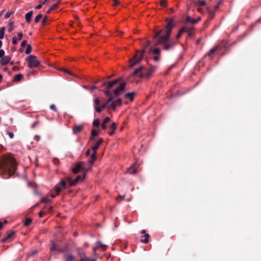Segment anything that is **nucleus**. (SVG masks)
<instances>
[{"label": "nucleus", "mask_w": 261, "mask_h": 261, "mask_svg": "<svg viewBox=\"0 0 261 261\" xmlns=\"http://www.w3.org/2000/svg\"><path fill=\"white\" fill-rule=\"evenodd\" d=\"M165 21L166 24L164 29L156 31L153 39L154 46L162 45L163 49L169 50L173 49L177 43L176 41L170 39L172 30L175 24L172 17L170 19L166 18Z\"/></svg>", "instance_id": "nucleus-1"}, {"label": "nucleus", "mask_w": 261, "mask_h": 261, "mask_svg": "<svg viewBox=\"0 0 261 261\" xmlns=\"http://www.w3.org/2000/svg\"><path fill=\"white\" fill-rule=\"evenodd\" d=\"M17 169V164L14 158L11 155H5L0 163V170L6 175L4 178H10L13 175Z\"/></svg>", "instance_id": "nucleus-2"}, {"label": "nucleus", "mask_w": 261, "mask_h": 261, "mask_svg": "<svg viewBox=\"0 0 261 261\" xmlns=\"http://www.w3.org/2000/svg\"><path fill=\"white\" fill-rule=\"evenodd\" d=\"M103 140L102 138H100L96 142V143L92 147L93 153L91 155V159L89 161L90 164H92L96 160V152L99 146L102 143Z\"/></svg>", "instance_id": "nucleus-3"}, {"label": "nucleus", "mask_w": 261, "mask_h": 261, "mask_svg": "<svg viewBox=\"0 0 261 261\" xmlns=\"http://www.w3.org/2000/svg\"><path fill=\"white\" fill-rule=\"evenodd\" d=\"M26 61L30 68H37L40 65V62L38 60L37 57L34 55L29 56L26 59Z\"/></svg>", "instance_id": "nucleus-4"}, {"label": "nucleus", "mask_w": 261, "mask_h": 261, "mask_svg": "<svg viewBox=\"0 0 261 261\" xmlns=\"http://www.w3.org/2000/svg\"><path fill=\"white\" fill-rule=\"evenodd\" d=\"M70 187L69 186L68 182L67 180V177H66V178L62 179L61 180L60 183L55 186V191L57 193V195H59L62 190L66 189Z\"/></svg>", "instance_id": "nucleus-5"}, {"label": "nucleus", "mask_w": 261, "mask_h": 261, "mask_svg": "<svg viewBox=\"0 0 261 261\" xmlns=\"http://www.w3.org/2000/svg\"><path fill=\"white\" fill-rule=\"evenodd\" d=\"M144 52V50L137 51L134 57L129 60V62L131 63L129 65L130 67H133L135 65L139 63L141 61Z\"/></svg>", "instance_id": "nucleus-6"}, {"label": "nucleus", "mask_w": 261, "mask_h": 261, "mask_svg": "<svg viewBox=\"0 0 261 261\" xmlns=\"http://www.w3.org/2000/svg\"><path fill=\"white\" fill-rule=\"evenodd\" d=\"M86 173H84L82 176L77 175L74 180H72L70 176L67 177V180L68 182L69 187L75 186L79 181L84 180L85 177Z\"/></svg>", "instance_id": "nucleus-7"}, {"label": "nucleus", "mask_w": 261, "mask_h": 261, "mask_svg": "<svg viewBox=\"0 0 261 261\" xmlns=\"http://www.w3.org/2000/svg\"><path fill=\"white\" fill-rule=\"evenodd\" d=\"M125 86L126 82L121 83L119 86L113 91L114 97H117L122 94L125 91Z\"/></svg>", "instance_id": "nucleus-8"}, {"label": "nucleus", "mask_w": 261, "mask_h": 261, "mask_svg": "<svg viewBox=\"0 0 261 261\" xmlns=\"http://www.w3.org/2000/svg\"><path fill=\"white\" fill-rule=\"evenodd\" d=\"M143 69L144 67L143 66H140L139 68L136 69L134 71V72L132 74V75L134 77H144V72H143Z\"/></svg>", "instance_id": "nucleus-9"}, {"label": "nucleus", "mask_w": 261, "mask_h": 261, "mask_svg": "<svg viewBox=\"0 0 261 261\" xmlns=\"http://www.w3.org/2000/svg\"><path fill=\"white\" fill-rule=\"evenodd\" d=\"M63 257L65 261H79V260H76L75 257L70 252L65 253Z\"/></svg>", "instance_id": "nucleus-10"}, {"label": "nucleus", "mask_w": 261, "mask_h": 261, "mask_svg": "<svg viewBox=\"0 0 261 261\" xmlns=\"http://www.w3.org/2000/svg\"><path fill=\"white\" fill-rule=\"evenodd\" d=\"M155 69L154 67H151L149 69H146L145 72H144V77L149 79L151 75L154 72Z\"/></svg>", "instance_id": "nucleus-11"}, {"label": "nucleus", "mask_w": 261, "mask_h": 261, "mask_svg": "<svg viewBox=\"0 0 261 261\" xmlns=\"http://www.w3.org/2000/svg\"><path fill=\"white\" fill-rule=\"evenodd\" d=\"M81 170L85 171V169L84 167H82L80 163L76 164L75 167L72 169V172L74 174L78 173Z\"/></svg>", "instance_id": "nucleus-12"}, {"label": "nucleus", "mask_w": 261, "mask_h": 261, "mask_svg": "<svg viewBox=\"0 0 261 261\" xmlns=\"http://www.w3.org/2000/svg\"><path fill=\"white\" fill-rule=\"evenodd\" d=\"M96 246L93 248V250L94 253L96 252V251L98 247H101L102 248V250H105L107 248V245L103 244L100 241H97L96 242Z\"/></svg>", "instance_id": "nucleus-13"}, {"label": "nucleus", "mask_w": 261, "mask_h": 261, "mask_svg": "<svg viewBox=\"0 0 261 261\" xmlns=\"http://www.w3.org/2000/svg\"><path fill=\"white\" fill-rule=\"evenodd\" d=\"M141 234H143L142 237H144L145 239H142L141 242L143 243L146 244L148 242V239L149 238V235L146 233V231L145 230H142L141 231Z\"/></svg>", "instance_id": "nucleus-14"}, {"label": "nucleus", "mask_w": 261, "mask_h": 261, "mask_svg": "<svg viewBox=\"0 0 261 261\" xmlns=\"http://www.w3.org/2000/svg\"><path fill=\"white\" fill-rule=\"evenodd\" d=\"M84 128V125H75L72 129L73 133L77 134L81 132Z\"/></svg>", "instance_id": "nucleus-15"}, {"label": "nucleus", "mask_w": 261, "mask_h": 261, "mask_svg": "<svg viewBox=\"0 0 261 261\" xmlns=\"http://www.w3.org/2000/svg\"><path fill=\"white\" fill-rule=\"evenodd\" d=\"M186 31H189V27L187 26L183 27L179 31L178 33L176 36V38L177 39H179L181 37V34L184 32H186Z\"/></svg>", "instance_id": "nucleus-16"}, {"label": "nucleus", "mask_w": 261, "mask_h": 261, "mask_svg": "<svg viewBox=\"0 0 261 261\" xmlns=\"http://www.w3.org/2000/svg\"><path fill=\"white\" fill-rule=\"evenodd\" d=\"M10 58L9 56H4L0 60L1 65H7L10 61Z\"/></svg>", "instance_id": "nucleus-17"}, {"label": "nucleus", "mask_w": 261, "mask_h": 261, "mask_svg": "<svg viewBox=\"0 0 261 261\" xmlns=\"http://www.w3.org/2000/svg\"><path fill=\"white\" fill-rule=\"evenodd\" d=\"M136 164H133L129 168L127 169V172L130 174H134L136 173L137 168L136 167Z\"/></svg>", "instance_id": "nucleus-18"}, {"label": "nucleus", "mask_w": 261, "mask_h": 261, "mask_svg": "<svg viewBox=\"0 0 261 261\" xmlns=\"http://www.w3.org/2000/svg\"><path fill=\"white\" fill-rule=\"evenodd\" d=\"M77 253L78 254V255L79 256V257H80V260H85V257H86V254H85V252L81 249H77Z\"/></svg>", "instance_id": "nucleus-19"}, {"label": "nucleus", "mask_w": 261, "mask_h": 261, "mask_svg": "<svg viewBox=\"0 0 261 261\" xmlns=\"http://www.w3.org/2000/svg\"><path fill=\"white\" fill-rule=\"evenodd\" d=\"M135 95V92H132L130 93H127L125 94L124 97L126 98L129 99L130 101H133L134 99V95Z\"/></svg>", "instance_id": "nucleus-20"}, {"label": "nucleus", "mask_w": 261, "mask_h": 261, "mask_svg": "<svg viewBox=\"0 0 261 261\" xmlns=\"http://www.w3.org/2000/svg\"><path fill=\"white\" fill-rule=\"evenodd\" d=\"M33 13V11H31L25 14V18L26 21L28 23H30L31 22Z\"/></svg>", "instance_id": "nucleus-21"}, {"label": "nucleus", "mask_w": 261, "mask_h": 261, "mask_svg": "<svg viewBox=\"0 0 261 261\" xmlns=\"http://www.w3.org/2000/svg\"><path fill=\"white\" fill-rule=\"evenodd\" d=\"M15 234V232L14 231H12L9 234H8L7 236L2 240V242L3 243H5L7 242V241L10 239L12 236H13Z\"/></svg>", "instance_id": "nucleus-22"}, {"label": "nucleus", "mask_w": 261, "mask_h": 261, "mask_svg": "<svg viewBox=\"0 0 261 261\" xmlns=\"http://www.w3.org/2000/svg\"><path fill=\"white\" fill-rule=\"evenodd\" d=\"M114 99V97L113 96H111L110 97H109V98L107 99V101L103 103L102 105H101V108L102 109H105L107 107L108 105L113 101Z\"/></svg>", "instance_id": "nucleus-23"}, {"label": "nucleus", "mask_w": 261, "mask_h": 261, "mask_svg": "<svg viewBox=\"0 0 261 261\" xmlns=\"http://www.w3.org/2000/svg\"><path fill=\"white\" fill-rule=\"evenodd\" d=\"M110 128L111 129V131L109 132L108 133L111 136L113 135L115 130L116 129V124L115 122H113L110 126Z\"/></svg>", "instance_id": "nucleus-24"}, {"label": "nucleus", "mask_w": 261, "mask_h": 261, "mask_svg": "<svg viewBox=\"0 0 261 261\" xmlns=\"http://www.w3.org/2000/svg\"><path fill=\"white\" fill-rule=\"evenodd\" d=\"M23 77V75L21 73L17 74L14 77L13 82H17L20 81Z\"/></svg>", "instance_id": "nucleus-25"}, {"label": "nucleus", "mask_w": 261, "mask_h": 261, "mask_svg": "<svg viewBox=\"0 0 261 261\" xmlns=\"http://www.w3.org/2000/svg\"><path fill=\"white\" fill-rule=\"evenodd\" d=\"M116 84V81H112L107 83V89H111Z\"/></svg>", "instance_id": "nucleus-26"}, {"label": "nucleus", "mask_w": 261, "mask_h": 261, "mask_svg": "<svg viewBox=\"0 0 261 261\" xmlns=\"http://www.w3.org/2000/svg\"><path fill=\"white\" fill-rule=\"evenodd\" d=\"M186 22H190L192 24H195L197 23V21L195 19H192L190 16L187 17L186 19Z\"/></svg>", "instance_id": "nucleus-27"}, {"label": "nucleus", "mask_w": 261, "mask_h": 261, "mask_svg": "<svg viewBox=\"0 0 261 261\" xmlns=\"http://www.w3.org/2000/svg\"><path fill=\"white\" fill-rule=\"evenodd\" d=\"M218 46H215L213 48H212L206 54V56H211L212 54H213L217 49H218Z\"/></svg>", "instance_id": "nucleus-28"}, {"label": "nucleus", "mask_w": 261, "mask_h": 261, "mask_svg": "<svg viewBox=\"0 0 261 261\" xmlns=\"http://www.w3.org/2000/svg\"><path fill=\"white\" fill-rule=\"evenodd\" d=\"M152 53L155 55H160L161 50L159 48H155L154 49H151L150 50Z\"/></svg>", "instance_id": "nucleus-29"}, {"label": "nucleus", "mask_w": 261, "mask_h": 261, "mask_svg": "<svg viewBox=\"0 0 261 261\" xmlns=\"http://www.w3.org/2000/svg\"><path fill=\"white\" fill-rule=\"evenodd\" d=\"M32 221V219L30 218H26L24 222V225L25 226H28L31 223Z\"/></svg>", "instance_id": "nucleus-30"}, {"label": "nucleus", "mask_w": 261, "mask_h": 261, "mask_svg": "<svg viewBox=\"0 0 261 261\" xmlns=\"http://www.w3.org/2000/svg\"><path fill=\"white\" fill-rule=\"evenodd\" d=\"M5 28L2 27L0 28V39H2L4 37Z\"/></svg>", "instance_id": "nucleus-31"}, {"label": "nucleus", "mask_w": 261, "mask_h": 261, "mask_svg": "<svg viewBox=\"0 0 261 261\" xmlns=\"http://www.w3.org/2000/svg\"><path fill=\"white\" fill-rule=\"evenodd\" d=\"M207 10L209 13V17L210 19H213L215 16V12L210 10L209 7L207 8Z\"/></svg>", "instance_id": "nucleus-32"}, {"label": "nucleus", "mask_w": 261, "mask_h": 261, "mask_svg": "<svg viewBox=\"0 0 261 261\" xmlns=\"http://www.w3.org/2000/svg\"><path fill=\"white\" fill-rule=\"evenodd\" d=\"M42 15L41 14H39L38 15H37L35 18L34 21L35 23H38L40 21V19L42 18Z\"/></svg>", "instance_id": "nucleus-33"}, {"label": "nucleus", "mask_w": 261, "mask_h": 261, "mask_svg": "<svg viewBox=\"0 0 261 261\" xmlns=\"http://www.w3.org/2000/svg\"><path fill=\"white\" fill-rule=\"evenodd\" d=\"M32 46L30 44L27 45V47L25 51V53L27 55L30 54L32 51Z\"/></svg>", "instance_id": "nucleus-34"}, {"label": "nucleus", "mask_w": 261, "mask_h": 261, "mask_svg": "<svg viewBox=\"0 0 261 261\" xmlns=\"http://www.w3.org/2000/svg\"><path fill=\"white\" fill-rule=\"evenodd\" d=\"M14 28V23L13 22H11L9 23V27H8V31L9 32H11L13 29Z\"/></svg>", "instance_id": "nucleus-35"}, {"label": "nucleus", "mask_w": 261, "mask_h": 261, "mask_svg": "<svg viewBox=\"0 0 261 261\" xmlns=\"http://www.w3.org/2000/svg\"><path fill=\"white\" fill-rule=\"evenodd\" d=\"M110 89H107V90H105L104 91V93L105 94L108 96L109 97H111V96H112V94L111 93L110 91Z\"/></svg>", "instance_id": "nucleus-36"}, {"label": "nucleus", "mask_w": 261, "mask_h": 261, "mask_svg": "<svg viewBox=\"0 0 261 261\" xmlns=\"http://www.w3.org/2000/svg\"><path fill=\"white\" fill-rule=\"evenodd\" d=\"M160 5L162 7H166L167 6V2L166 0H161L160 1Z\"/></svg>", "instance_id": "nucleus-37"}, {"label": "nucleus", "mask_w": 261, "mask_h": 261, "mask_svg": "<svg viewBox=\"0 0 261 261\" xmlns=\"http://www.w3.org/2000/svg\"><path fill=\"white\" fill-rule=\"evenodd\" d=\"M99 124H100V122L98 119H95L93 122V126H94L95 127L99 126Z\"/></svg>", "instance_id": "nucleus-38"}, {"label": "nucleus", "mask_w": 261, "mask_h": 261, "mask_svg": "<svg viewBox=\"0 0 261 261\" xmlns=\"http://www.w3.org/2000/svg\"><path fill=\"white\" fill-rule=\"evenodd\" d=\"M196 4L198 6H203L205 5V1H199L196 2Z\"/></svg>", "instance_id": "nucleus-39"}, {"label": "nucleus", "mask_w": 261, "mask_h": 261, "mask_svg": "<svg viewBox=\"0 0 261 261\" xmlns=\"http://www.w3.org/2000/svg\"><path fill=\"white\" fill-rule=\"evenodd\" d=\"M114 102H116V106H121L122 105V101L120 98H117Z\"/></svg>", "instance_id": "nucleus-40"}, {"label": "nucleus", "mask_w": 261, "mask_h": 261, "mask_svg": "<svg viewBox=\"0 0 261 261\" xmlns=\"http://www.w3.org/2000/svg\"><path fill=\"white\" fill-rule=\"evenodd\" d=\"M111 109L114 111L116 109V103L115 102H114V101H112L111 102Z\"/></svg>", "instance_id": "nucleus-41"}, {"label": "nucleus", "mask_w": 261, "mask_h": 261, "mask_svg": "<svg viewBox=\"0 0 261 261\" xmlns=\"http://www.w3.org/2000/svg\"><path fill=\"white\" fill-rule=\"evenodd\" d=\"M91 135L92 137L96 136L98 135V132L94 129H93L91 131Z\"/></svg>", "instance_id": "nucleus-42"}, {"label": "nucleus", "mask_w": 261, "mask_h": 261, "mask_svg": "<svg viewBox=\"0 0 261 261\" xmlns=\"http://www.w3.org/2000/svg\"><path fill=\"white\" fill-rule=\"evenodd\" d=\"M95 109L96 110V111L98 113H100L102 111V110L103 109L102 108H101V105L100 106V107H98V106H95Z\"/></svg>", "instance_id": "nucleus-43"}, {"label": "nucleus", "mask_w": 261, "mask_h": 261, "mask_svg": "<svg viewBox=\"0 0 261 261\" xmlns=\"http://www.w3.org/2000/svg\"><path fill=\"white\" fill-rule=\"evenodd\" d=\"M13 13V12H10V11H8L7 12L5 15V19H7L11 15V14Z\"/></svg>", "instance_id": "nucleus-44"}, {"label": "nucleus", "mask_w": 261, "mask_h": 261, "mask_svg": "<svg viewBox=\"0 0 261 261\" xmlns=\"http://www.w3.org/2000/svg\"><path fill=\"white\" fill-rule=\"evenodd\" d=\"M59 4H60V1L58 2L57 3H56L54 5H53L51 7L52 8V9H53V10L56 9L58 8Z\"/></svg>", "instance_id": "nucleus-45"}, {"label": "nucleus", "mask_w": 261, "mask_h": 261, "mask_svg": "<svg viewBox=\"0 0 261 261\" xmlns=\"http://www.w3.org/2000/svg\"><path fill=\"white\" fill-rule=\"evenodd\" d=\"M47 16L46 15L44 17L43 20H42V23L43 25H45L46 24V22L47 20Z\"/></svg>", "instance_id": "nucleus-46"}, {"label": "nucleus", "mask_w": 261, "mask_h": 261, "mask_svg": "<svg viewBox=\"0 0 261 261\" xmlns=\"http://www.w3.org/2000/svg\"><path fill=\"white\" fill-rule=\"evenodd\" d=\"M17 36H18V38H17V40H20L23 37V34L21 32H19L17 34Z\"/></svg>", "instance_id": "nucleus-47"}, {"label": "nucleus", "mask_w": 261, "mask_h": 261, "mask_svg": "<svg viewBox=\"0 0 261 261\" xmlns=\"http://www.w3.org/2000/svg\"><path fill=\"white\" fill-rule=\"evenodd\" d=\"M160 55H155L154 57H153V60L155 62H158L160 60Z\"/></svg>", "instance_id": "nucleus-48"}, {"label": "nucleus", "mask_w": 261, "mask_h": 261, "mask_svg": "<svg viewBox=\"0 0 261 261\" xmlns=\"http://www.w3.org/2000/svg\"><path fill=\"white\" fill-rule=\"evenodd\" d=\"M50 249L51 251H53L54 250H55L56 249V245L54 242L53 243L52 246Z\"/></svg>", "instance_id": "nucleus-49"}, {"label": "nucleus", "mask_w": 261, "mask_h": 261, "mask_svg": "<svg viewBox=\"0 0 261 261\" xmlns=\"http://www.w3.org/2000/svg\"><path fill=\"white\" fill-rule=\"evenodd\" d=\"M7 134L9 136L10 138L12 139L14 137V134L12 132H7Z\"/></svg>", "instance_id": "nucleus-50"}, {"label": "nucleus", "mask_w": 261, "mask_h": 261, "mask_svg": "<svg viewBox=\"0 0 261 261\" xmlns=\"http://www.w3.org/2000/svg\"><path fill=\"white\" fill-rule=\"evenodd\" d=\"M119 4H120V2L118 1H117V0H114L113 2L112 5L113 6H116L118 5Z\"/></svg>", "instance_id": "nucleus-51"}, {"label": "nucleus", "mask_w": 261, "mask_h": 261, "mask_svg": "<svg viewBox=\"0 0 261 261\" xmlns=\"http://www.w3.org/2000/svg\"><path fill=\"white\" fill-rule=\"evenodd\" d=\"M50 109L51 110H53V111H54L55 112H57V109H56V107H55V106L54 105H51L50 106Z\"/></svg>", "instance_id": "nucleus-52"}, {"label": "nucleus", "mask_w": 261, "mask_h": 261, "mask_svg": "<svg viewBox=\"0 0 261 261\" xmlns=\"http://www.w3.org/2000/svg\"><path fill=\"white\" fill-rule=\"evenodd\" d=\"M192 28L189 27V31H186V32H188L189 36L191 37L193 35V33L192 32Z\"/></svg>", "instance_id": "nucleus-53"}, {"label": "nucleus", "mask_w": 261, "mask_h": 261, "mask_svg": "<svg viewBox=\"0 0 261 261\" xmlns=\"http://www.w3.org/2000/svg\"><path fill=\"white\" fill-rule=\"evenodd\" d=\"M175 64H173L171 65V66H170V67L168 68L167 72H170L175 67Z\"/></svg>", "instance_id": "nucleus-54"}, {"label": "nucleus", "mask_w": 261, "mask_h": 261, "mask_svg": "<svg viewBox=\"0 0 261 261\" xmlns=\"http://www.w3.org/2000/svg\"><path fill=\"white\" fill-rule=\"evenodd\" d=\"M5 55V51L3 49H0V59H2Z\"/></svg>", "instance_id": "nucleus-55"}, {"label": "nucleus", "mask_w": 261, "mask_h": 261, "mask_svg": "<svg viewBox=\"0 0 261 261\" xmlns=\"http://www.w3.org/2000/svg\"><path fill=\"white\" fill-rule=\"evenodd\" d=\"M110 121V118L109 117H107L104 119L103 122V123H107Z\"/></svg>", "instance_id": "nucleus-56"}, {"label": "nucleus", "mask_w": 261, "mask_h": 261, "mask_svg": "<svg viewBox=\"0 0 261 261\" xmlns=\"http://www.w3.org/2000/svg\"><path fill=\"white\" fill-rule=\"evenodd\" d=\"M12 43L14 45L17 43V39L16 37H14L12 38Z\"/></svg>", "instance_id": "nucleus-57"}, {"label": "nucleus", "mask_w": 261, "mask_h": 261, "mask_svg": "<svg viewBox=\"0 0 261 261\" xmlns=\"http://www.w3.org/2000/svg\"><path fill=\"white\" fill-rule=\"evenodd\" d=\"M27 45V41L24 40L22 41L21 43V47H24Z\"/></svg>", "instance_id": "nucleus-58"}, {"label": "nucleus", "mask_w": 261, "mask_h": 261, "mask_svg": "<svg viewBox=\"0 0 261 261\" xmlns=\"http://www.w3.org/2000/svg\"><path fill=\"white\" fill-rule=\"evenodd\" d=\"M53 163L55 164V165H58L59 163V161L58 159H56V158H55L53 160Z\"/></svg>", "instance_id": "nucleus-59"}, {"label": "nucleus", "mask_w": 261, "mask_h": 261, "mask_svg": "<svg viewBox=\"0 0 261 261\" xmlns=\"http://www.w3.org/2000/svg\"><path fill=\"white\" fill-rule=\"evenodd\" d=\"M94 103L95 105H96L97 106L100 103V100L97 98H96L95 100H94Z\"/></svg>", "instance_id": "nucleus-60"}, {"label": "nucleus", "mask_w": 261, "mask_h": 261, "mask_svg": "<svg viewBox=\"0 0 261 261\" xmlns=\"http://www.w3.org/2000/svg\"><path fill=\"white\" fill-rule=\"evenodd\" d=\"M45 214V212H43V211H41L39 212V216L40 218H42L43 217V216L44 215V214Z\"/></svg>", "instance_id": "nucleus-61"}, {"label": "nucleus", "mask_w": 261, "mask_h": 261, "mask_svg": "<svg viewBox=\"0 0 261 261\" xmlns=\"http://www.w3.org/2000/svg\"><path fill=\"white\" fill-rule=\"evenodd\" d=\"M101 127L103 129H106L107 128L106 123H103V122H102L101 124Z\"/></svg>", "instance_id": "nucleus-62"}, {"label": "nucleus", "mask_w": 261, "mask_h": 261, "mask_svg": "<svg viewBox=\"0 0 261 261\" xmlns=\"http://www.w3.org/2000/svg\"><path fill=\"white\" fill-rule=\"evenodd\" d=\"M85 261H91V260H93V259H91V258L89 257H87V256H86V257H85Z\"/></svg>", "instance_id": "nucleus-63"}, {"label": "nucleus", "mask_w": 261, "mask_h": 261, "mask_svg": "<svg viewBox=\"0 0 261 261\" xmlns=\"http://www.w3.org/2000/svg\"><path fill=\"white\" fill-rule=\"evenodd\" d=\"M43 4H40L36 7V9H40L42 8Z\"/></svg>", "instance_id": "nucleus-64"}]
</instances>
